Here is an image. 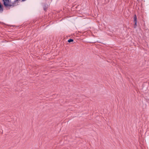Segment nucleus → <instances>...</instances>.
Masks as SVG:
<instances>
[{"label": "nucleus", "mask_w": 149, "mask_h": 149, "mask_svg": "<svg viewBox=\"0 0 149 149\" xmlns=\"http://www.w3.org/2000/svg\"><path fill=\"white\" fill-rule=\"evenodd\" d=\"M18 0H15L14 1H11L9 0H3V4L5 7H13L16 6Z\"/></svg>", "instance_id": "nucleus-1"}, {"label": "nucleus", "mask_w": 149, "mask_h": 149, "mask_svg": "<svg viewBox=\"0 0 149 149\" xmlns=\"http://www.w3.org/2000/svg\"><path fill=\"white\" fill-rule=\"evenodd\" d=\"M136 22V15H135L134 17V22L135 23Z\"/></svg>", "instance_id": "nucleus-2"}, {"label": "nucleus", "mask_w": 149, "mask_h": 149, "mask_svg": "<svg viewBox=\"0 0 149 149\" xmlns=\"http://www.w3.org/2000/svg\"><path fill=\"white\" fill-rule=\"evenodd\" d=\"M73 40H72V39H70L69 40H68V42H73Z\"/></svg>", "instance_id": "nucleus-3"}, {"label": "nucleus", "mask_w": 149, "mask_h": 149, "mask_svg": "<svg viewBox=\"0 0 149 149\" xmlns=\"http://www.w3.org/2000/svg\"><path fill=\"white\" fill-rule=\"evenodd\" d=\"M136 26V22H135L134 27H135Z\"/></svg>", "instance_id": "nucleus-4"}]
</instances>
